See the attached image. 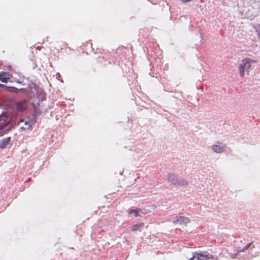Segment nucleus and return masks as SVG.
Returning a JSON list of instances; mask_svg holds the SVG:
<instances>
[{"label":"nucleus","instance_id":"1","mask_svg":"<svg viewBox=\"0 0 260 260\" xmlns=\"http://www.w3.org/2000/svg\"><path fill=\"white\" fill-rule=\"evenodd\" d=\"M257 60L250 59L249 58H245L243 59L241 62L239 64L238 72L241 77H244L245 71L248 72V70L251 66L252 63H256Z\"/></svg>","mask_w":260,"mask_h":260},{"label":"nucleus","instance_id":"2","mask_svg":"<svg viewBox=\"0 0 260 260\" xmlns=\"http://www.w3.org/2000/svg\"><path fill=\"white\" fill-rule=\"evenodd\" d=\"M10 121V118L5 114L0 116V136H3L7 132L4 130V128L8 125Z\"/></svg>","mask_w":260,"mask_h":260},{"label":"nucleus","instance_id":"3","mask_svg":"<svg viewBox=\"0 0 260 260\" xmlns=\"http://www.w3.org/2000/svg\"><path fill=\"white\" fill-rule=\"evenodd\" d=\"M195 256L197 260H213V257L212 255L204 254L202 252H195Z\"/></svg>","mask_w":260,"mask_h":260},{"label":"nucleus","instance_id":"4","mask_svg":"<svg viewBox=\"0 0 260 260\" xmlns=\"http://www.w3.org/2000/svg\"><path fill=\"white\" fill-rule=\"evenodd\" d=\"M27 107V103L25 100L21 101L18 102L16 105V109L19 112H22L25 110Z\"/></svg>","mask_w":260,"mask_h":260},{"label":"nucleus","instance_id":"5","mask_svg":"<svg viewBox=\"0 0 260 260\" xmlns=\"http://www.w3.org/2000/svg\"><path fill=\"white\" fill-rule=\"evenodd\" d=\"M189 221L190 220L188 217H185L184 216H179L177 217L176 220L173 221V223L175 224H186L189 223Z\"/></svg>","mask_w":260,"mask_h":260},{"label":"nucleus","instance_id":"6","mask_svg":"<svg viewBox=\"0 0 260 260\" xmlns=\"http://www.w3.org/2000/svg\"><path fill=\"white\" fill-rule=\"evenodd\" d=\"M12 77V76L8 73L2 72L0 73V81L2 82L7 83Z\"/></svg>","mask_w":260,"mask_h":260},{"label":"nucleus","instance_id":"7","mask_svg":"<svg viewBox=\"0 0 260 260\" xmlns=\"http://www.w3.org/2000/svg\"><path fill=\"white\" fill-rule=\"evenodd\" d=\"M168 179L169 182H170L173 184L176 185L177 183V181L178 180V177L175 174H170L168 176Z\"/></svg>","mask_w":260,"mask_h":260},{"label":"nucleus","instance_id":"8","mask_svg":"<svg viewBox=\"0 0 260 260\" xmlns=\"http://www.w3.org/2000/svg\"><path fill=\"white\" fill-rule=\"evenodd\" d=\"M11 140L10 137L4 138L0 142V148H4L9 144Z\"/></svg>","mask_w":260,"mask_h":260},{"label":"nucleus","instance_id":"9","mask_svg":"<svg viewBox=\"0 0 260 260\" xmlns=\"http://www.w3.org/2000/svg\"><path fill=\"white\" fill-rule=\"evenodd\" d=\"M36 121L34 120H31L29 121H25L24 123V126H22L21 129L23 130L28 129Z\"/></svg>","mask_w":260,"mask_h":260},{"label":"nucleus","instance_id":"10","mask_svg":"<svg viewBox=\"0 0 260 260\" xmlns=\"http://www.w3.org/2000/svg\"><path fill=\"white\" fill-rule=\"evenodd\" d=\"M212 149L215 152L221 153L223 151V148L219 145H214L212 147Z\"/></svg>","mask_w":260,"mask_h":260},{"label":"nucleus","instance_id":"11","mask_svg":"<svg viewBox=\"0 0 260 260\" xmlns=\"http://www.w3.org/2000/svg\"><path fill=\"white\" fill-rule=\"evenodd\" d=\"M144 226L143 222H141L138 224H136L132 226V230L133 231H136L140 230L141 228Z\"/></svg>","mask_w":260,"mask_h":260},{"label":"nucleus","instance_id":"12","mask_svg":"<svg viewBox=\"0 0 260 260\" xmlns=\"http://www.w3.org/2000/svg\"><path fill=\"white\" fill-rule=\"evenodd\" d=\"M177 182V183L176 184V186H178V185L184 186V185H188V182L184 179H182V178H178V180Z\"/></svg>","mask_w":260,"mask_h":260},{"label":"nucleus","instance_id":"13","mask_svg":"<svg viewBox=\"0 0 260 260\" xmlns=\"http://www.w3.org/2000/svg\"><path fill=\"white\" fill-rule=\"evenodd\" d=\"M140 212H141V209H132L128 211V214H131L134 213L135 217H137L139 216V213Z\"/></svg>","mask_w":260,"mask_h":260},{"label":"nucleus","instance_id":"14","mask_svg":"<svg viewBox=\"0 0 260 260\" xmlns=\"http://www.w3.org/2000/svg\"><path fill=\"white\" fill-rule=\"evenodd\" d=\"M8 91H14V92H17V91L19 90V89H18L17 88H16V87H9V86H7L6 87V88H5Z\"/></svg>","mask_w":260,"mask_h":260},{"label":"nucleus","instance_id":"15","mask_svg":"<svg viewBox=\"0 0 260 260\" xmlns=\"http://www.w3.org/2000/svg\"><path fill=\"white\" fill-rule=\"evenodd\" d=\"M252 242H251V243H249V244H248L247 245H246L243 249L242 250H239L238 252H243L245 250H247L249 247L251 245V244H252Z\"/></svg>","mask_w":260,"mask_h":260},{"label":"nucleus","instance_id":"16","mask_svg":"<svg viewBox=\"0 0 260 260\" xmlns=\"http://www.w3.org/2000/svg\"><path fill=\"white\" fill-rule=\"evenodd\" d=\"M252 242H251V243H249V244H248L247 245H246L243 249L242 250H239L238 252H243L245 250H247L249 247L251 245V244H252Z\"/></svg>","mask_w":260,"mask_h":260},{"label":"nucleus","instance_id":"17","mask_svg":"<svg viewBox=\"0 0 260 260\" xmlns=\"http://www.w3.org/2000/svg\"><path fill=\"white\" fill-rule=\"evenodd\" d=\"M252 242H251V243H249V244H248L247 245H246L243 249L242 250H239L238 252H243L245 250H247L249 247L251 245V244H252Z\"/></svg>","mask_w":260,"mask_h":260},{"label":"nucleus","instance_id":"18","mask_svg":"<svg viewBox=\"0 0 260 260\" xmlns=\"http://www.w3.org/2000/svg\"><path fill=\"white\" fill-rule=\"evenodd\" d=\"M183 3H187L191 1L192 0H181Z\"/></svg>","mask_w":260,"mask_h":260},{"label":"nucleus","instance_id":"19","mask_svg":"<svg viewBox=\"0 0 260 260\" xmlns=\"http://www.w3.org/2000/svg\"><path fill=\"white\" fill-rule=\"evenodd\" d=\"M196 258L195 253H193V256L189 259V260H193Z\"/></svg>","mask_w":260,"mask_h":260},{"label":"nucleus","instance_id":"20","mask_svg":"<svg viewBox=\"0 0 260 260\" xmlns=\"http://www.w3.org/2000/svg\"><path fill=\"white\" fill-rule=\"evenodd\" d=\"M6 85L2 84H0V87L6 88Z\"/></svg>","mask_w":260,"mask_h":260}]
</instances>
